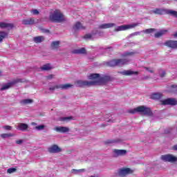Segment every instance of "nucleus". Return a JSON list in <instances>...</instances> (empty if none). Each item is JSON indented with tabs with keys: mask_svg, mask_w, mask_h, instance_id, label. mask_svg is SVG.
<instances>
[{
	"mask_svg": "<svg viewBox=\"0 0 177 177\" xmlns=\"http://www.w3.org/2000/svg\"><path fill=\"white\" fill-rule=\"evenodd\" d=\"M49 19L55 23H62V21H64L65 20L64 15L59 10H55L51 12Z\"/></svg>",
	"mask_w": 177,
	"mask_h": 177,
	"instance_id": "obj_1",
	"label": "nucleus"
},
{
	"mask_svg": "<svg viewBox=\"0 0 177 177\" xmlns=\"http://www.w3.org/2000/svg\"><path fill=\"white\" fill-rule=\"evenodd\" d=\"M129 113L131 114H136V113H140L143 115H151V109L145 106H140L137 108L130 109Z\"/></svg>",
	"mask_w": 177,
	"mask_h": 177,
	"instance_id": "obj_2",
	"label": "nucleus"
},
{
	"mask_svg": "<svg viewBox=\"0 0 177 177\" xmlns=\"http://www.w3.org/2000/svg\"><path fill=\"white\" fill-rule=\"evenodd\" d=\"M129 62H131V59L129 58L113 59L108 62V66L110 67H115V66H124L125 64H128Z\"/></svg>",
	"mask_w": 177,
	"mask_h": 177,
	"instance_id": "obj_3",
	"label": "nucleus"
},
{
	"mask_svg": "<svg viewBox=\"0 0 177 177\" xmlns=\"http://www.w3.org/2000/svg\"><path fill=\"white\" fill-rule=\"evenodd\" d=\"M138 24L122 25L115 28V31H127V30H131L137 27Z\"/></svg>",
	"mask_w": 177,
	"mask_h": 177,
	"instance_id": "obj_4",
	"label": "nucleus"
},
{
	"mask_svg": "<svg viewBox=\"0 0 177 177\" xmlns=\"http://www.w3.org/2000/svg\"><path fill=\"white\" fill-rule=\"evenodd\" d=\"M110 80H111L110 76L104 75L101 77H100L99 80L93 81V85H103L106 84V82H109Z\"/></svg>",
	"mask_w": 177,
	"mask_h": 177,
	"instance_id": "obj_5",
	"label": "nucleus"
},
{
	"mask_svg": "<svg viewBox=\"0 0 177 177\" xmlns=\"http://www.w3.org/2000/svg\"><path fill=\"white\" fill-rule=\"evenodd\" d=\"M161 160L167 162H176V161H177V157L172 154L162 155L161 156Z\"/></svg>",
	"mask_w": 177,
	"mask_h": 177,
	"instance_id": "obj_6",
	"label": "nucleus"
},
{
	"mask_svg": "<svg viewBox=\"0 0 177 177\" xmlns=\"http://www.w3.org/2000/svg\"><path fill=\"white\" fill-rule=\"evenodd\" d=\"M129 174H133V170L128 167L120 169L118 171L119 176H126V175H129Z\"/></svg>",
	"mask_w": 177,
	"mask_h": 177,
	"instance_id": "obj_7",
	"label": "nucleus"
},
{
	"mask_svg": "<svg viewBox=\"0 0 177 177\" xmlns=\"http://www.w3.org/2000/svg\"><path fill=\"white\" fill-rule=\"evenodd\" d=\"M73 87L72 84H58L53 87H50V91H55V89H68Z\"/></svg>",
	"mask_w": 177,
	"mask_h": 177,
	"instance_id": "obj_8",
	"label": "nucleus"
},
{
	"mask_svg": "<svg viewBox=\"0 0 177 177\" xmlns=\"http://www.w3.org/2000/svg\"><path fill=\"white\" fill-rule=\"evenodd\" d=\"M76 84L77 86H92L93 85V81L78 80Z\"/></svg>",
	"mask_w": 177,
	"mask_h": 177,
	"instance_id": "obj_9",
	"label": "nucleus"
},
{
	"mask_svg": "<svg viewBox=\"0 0 177 177\" xmlns=\"http://www.w3.org/2000/svg\"><path fill=\"white\" fill-rule=\"evenodd\" d=\"M118 74H121L122 75H126V76L133 75H138L139 74V72L133 71L132 70H124V71L118 72Z\"/></svg>",
	"mask_w": 177,
	"mask_h": 177,
	"instance_id": "obj_10",
	"label": "nucleus"
},
{
	"mask_svg": "<svg viewBox=\"0 0 177 177\" xmlns=\"http://www.w3.org/2000/svg\"><path fill=\"white\" fill-rule=\"evenodd\" d=\"M127 154V150L124 149H113V156L114 157H120L125 156Z\"/></svg>",
	"mask_w": 177,
	"mask_h": 177,
	"instance_id": "obj_11",
	"label": "nucleus"
},
{
	"mask_svg": "<svg viewBox=\"0 0 177 177\" xmlns=\"http://www.w3.org/2000/svg\"><path fill=\"white\" fill-rule=\"evenodd\" d=\"M162 104H170L171 106H176L177 100L174 98H167L162 101Z\"/></svg>",
	"mask_w": 177,
	"mask_h": 177,
	"instance_id": "obj_12",
	"label": "nucleus"
},
{
	"mask_svg": "<svg viewBox=\"0 0 177 177\" xmlns=\"http://www.w3.org/2000/svg\"><path fill=\"white\" fill-rule=\"evenodd\" d=\"M16 129L18 131H22V132H25L26 129H28V124L26 123H18L17 124L15 125Z\"/></svg>",
	"mask_w": 177,
	"mask_h": 177,
	"instance_id": "obj_13",
	"label": "nucleus"
},
{
	"mask_svg": "<svg viewBox=\"0 0 177 177\" xmlns=\"http://www.w3.org/2000/svg\"><path fill=\"white\" fill-rule=\"evenodd\" d=\"M49 153H60L62 148L59 147L57 145H53L48 148Z\"/></svg>",
	"mask_w": 177,
	"mask_h": 177,
	"instance_id": "obj_14",
	"label": "nucleus"
},
{
	"mask_svg": "<svg viewBox=\"0 0 177 177\" xmlns=\"http://www.w3.org/2000/svg\"><path fill=\"white\" fill-rule=\"evenodd\" d=\"M165 46L171 48L172 49L177 48V41L169 40L165 43Z\"/></svg>",
	"mask_w": 177,
	"mask_h": 177,
	"instance_id": "obj_15",
	"label": "nucleus"
},
{
	"mask_svg": "<svg viewBox=\"0 0 177 177\" xmlns=\"http://www.w3.org/2000/svg\"><path fill=\"white\" fill-rule=\"evenodd\" d=\"M54 131L60 132L61 133H66V132H69L70 129L67 127H55Z\"/></svg>",
	"mask_w": 177,
	"mask_h": 177,
	"instance_id": "obj_16",
	"label": "nucleus"
},
{
	"mask_svg": "<svg viewBox=\"0 0 177 177\" xmlns=\"http://www.w3.org/2000/svg\"><path fill=\"white\" fill-rule=\"evenodd\" d=\"M102 35V33H92V34H87L84 36V38L86 39H95V38H99Z\"/></svg>",
	"mask_w": 177,
	"mask_h": 177,
	"instance_id": "obj_17",
	"label": "nucleus"
},
{
	"mask_svg": "<svg viewBox=\"0 0 177 177\" xmlns=\"http://www.w3.org/2000/svg\"><path fill=\"white\" fill-rule=\"evenodd\" d=\"M151 13H154V15H167V9L156 8L151 11Z\"/></svg>",
	"mask_w": 177,
	"mask_h": 177,
	"instance_id": "obj_18",
	"label": "nucleus"
},
{
	"mask_svg": "<svg viewBox=\"0 0 177 177\" xmlns=\"http://www.w3.org/2000/svg\"><path fill=\"white\" fill-rule=\"evenodd\" d=\"M35 23V20L34 18H29L22 20V24H25L26 26H31Z\"/></svg>",
	"mask_w": 177,
	"mask_h": 177,
	"instance_id": "obj_19",
	"label": "nucleus"
},
{
	"mask_svg": "<svg viewBox=\"0 0 177 177\" xmlns=\"http://www.w3.org/2000/svg\"><path fill=\"white\" fill-rule=\"evenodd\" d=\"M88 80H91V81H99L100 80V75L97 73H92L88 76Z\"/></svg>",
	"mask_w": 177,
	"mask_h": 177,
	"instance_id": "obj_20",
	"label": "nucleus"
},
{
	"mask_svg": "<svg viewBox=\"0 0 177 177\" xmlns=\"http://www.w3.org/2000/svg\"><path fill=\"white\" fill-rule=\"evenodd\" d=\"M114 26H115V24H102L100 25L99 28H101V29L111 28L112 27H114Z\"/></svg>",
	"mask_w": 177,
	"mask_h": 177,
	"instance_id": "obj_21",
	"label": "nucleus"
},
{
	"mask_svg": "<svg viewBox=\"0 0 177 177\" xmlns=\"http://www.w3.org/2000/svg\"><path fill=\"white\" fill-rule=\"evenodd\" d=\"M73 53H75V55H84L86 53V50H85L84 48H82L74 50L73 51Z\"/></svg>",
	"mask_w": 177,
	"mask_h": 177,
	"instance_id": "obj_22",
	"label": "nucleus"
},
{
	"mask_svg": "<svg viewBox=\"0 0 177 177\" xmlns=\"http://www.w3.org/2000/svg\"><path fill=\"white\" fill-rule=\"evenodd\" d=\"M34 42L35 44H41V42H44L45 41V37L44 36H38L33 38Z\"/></svg>",
	"mask_w": 177,
	"mask_h": 177,
	"instance_id": "obj_23",
	"label": "nucleus"
},
{
	"mask_svg": "<svg viewBox=\"0 0 177 177\" xmlns=\"http://www.w3.org/2000/svg\"><path fill=\"white\" fill-rule=\"evenodd\" d=\"M13 25L5 22H0V28H12Z\"/></svg>",
	"mask_w": 177,
	"mask_h": 177,
	"instance_id": "obj_24",
	"label": "nucleus"
},
{
	"mask_svg": "<svg viewBox=\"0 0 177 177\" xmlns=\"http://www.w3.org/2000/svg\"><path fill=\"white\" fill-rule=\"evenodd\" d=\"M167 32H168V30H160L155 34V38H160V37H162V35L167 34Z\"/></svg>",
	"mask_w": 177,
	"mask_h": 177,
	"instance_id": "obj_25",
	"label": "nucleus"
},
{
	"mask_svg": "<svg viewBox=\"0 0 177 177\" xmlns=\"http://www.w3.org/2000/svg\"><path fill=\"white\" fill-rule=\"evenodd\" d=\"M166 15H170V16H174V17H177V11L174 10H166Z\"/></svg>",
	"mask_w": 177,
	"mask_h": 177,
	"instance_id": "obj_26",
	"label": "nucleus"
},
{
	"mask_svg": "<svg viewBox=\"0 0 177 177\" xmlns=\"http://www.w3.org/2000/svg\"><path fill=\"white\" fill-rule=\"evenodd\" d=\"M82 172H85V169H73L71 170V173L74 174V175H80V174H81Z\"/></svg>",
	"mask_w": 177,
	"mask_h": 177,
	"instance_id": "obj_27",
	"label": "nucleus"
},
{
	"mask_svg": "<svg viewBox=\"0 0 177 177\" xmlns=\"http://www.w3.org/2000/svg\"><path fill=\"white\" fill-rule=\"evenodd\" d=\"M85 28L82 24L80 22H77L74 26H73V29L75 30H84Z\"/></svg>",
	"mask_w": 177,
	"mask_h": 177,
	"instance_id": "obj_28",
	"label": "nucleus"
},
{
	"mask_svg": "<svg viewBox=\"0 0 177 177\" xmlns=\"http://www.w3.org/2000/svg\"><path fill=\"white\" fill-rule=\"evenodd\" d=\"M59 45H60V41H53L51 43V48L52 49H57L59 48Z\"/></svg>",
	"mask_w": 177,
	"mask_h": 177,
	"instance_id": "obj_29",
	"label": "nucleus"
},
{
	"mask_svg": "<svg viewBox=\"0 0 177 177\" xmlns=\"http://www.w3.org/2000/svg\"><path fill=\"white\" fill-rule=\"evenodd\" d=\"M135 52L133 51H127L124 53H123L122 56L123 57H131V56H133L135 55Z\"/></svg>",
	"mask_w": 177,
	"mask_h": 177,
	"instance_id": "obj_30",
	"label": "nucleus"
},
{
	"mask_svg": "<svg viewBox=\"0 0 177 177\" xmlns=\"http://www.w3.org/2000/svg\"><path fill=\"white\" fill-rule=\"evenodd\" d=\"M15 83L14 82H10V83H8L6 84H4L1 88V91H5L6 89H9V88H10V86H12V85H13Z\"/></svg>",
	"mask_w": 177,
	"mask_h": 177,
	"instance_id": "obj_31",
	"label": "nucleus"
},
{
	"mask_svg": "<svg viewBox=\"0 0 177 177\" xmlns=\"http://www.w3.org/2000/svg\"><path fill=\"white\" fill-rule=\"evenodd\" d=\"M1 138L2 139H6L7 138H12V136H15V134L13 133H1L0 135Z\"/></svg>",
	"mask_w": 177,
	"mask_h": 177,
	"instance_id": "obj_32",
	"label": "nucleus"
},
{
	"mask_svg": "<svg viewBox=\"0 0 177 177\" xmlns=\"http://www.w3.org/2000/svg\"><path fill=\"white\" fill-rule=\"evenodd\" d=\"M154 31H156V28H149L141 31V32H144V34H151Z\"/></svg>",
	"mask_w": 177,
	"mask_h": 177,
	"instance_id": "obj_33",
	"label": "nucleus"
},
{
	"mask_svg": "<svg viewBox=\"0 0 177 177\" xmlns=\"http://www.w3.org/2000/svg\"><path fill=\"white\" fill-rule=\"evenodd\" d=\"M8 37L6 32H0V42H2Z\"/></svg>",
	"mask_w": 177,
	"mask_h": 177,
	"instance_id": "obj_34",
	"label": "nucleus"
},
{
	"mask_svg": "<svg viewBox=\"0 0 177 177\" xmlns=\"http://www.w3.org/2000/svg\"><path fill=\"white\" fill-rule=\"evenodd\" d=\"M32 100L31 99H25V100H22L21 101V104H31V103H32Z\"/></svg>",
	"mask_w": 177,
	"mask_h": 177,
	"instance_id": "obj_35",
	"label": "nucleus"
},
{
	"mask_svg": "<svg viewBox=\"0 0 177 177\" xmlns=\"http://www.w3.org/2000/svg\"><path fill=\"white\" fill-rule=\"evenodd\" d=\"M51 68H52V66L50 64H45L41 67V70H44V71L50 70Z\"/></svg>",
	"mask_w": 177,
	"mask_h": 177,
	"instance_id": "obj_36",
	"label": "nucleus"
},
{
	"mask_svg": "<svg viewBox=\"0 0 177 177\" xmlns=\"http://www.w3.org/2000/svg\"><path fill=\"white\" fill-rule=\"evenodd\" d=\"M45 125L44 124H41V125H39V126H36L35 127V129L37 131H44V129H45Z\"/></svg>",
	"mask_w": 177,
	"mask_h": 177,
	"instance_id": "obj_37",
	"label": "nucleus"
},
{
	"mask_svg": "<svg viewBox=\"0 0 177 177\" xmlns=\"http://www.w3.org/2000/svg\"><path fill=\"white\" fill-rule=\"evenodd\" d=\"M151 97V99H155V100L160 99L161 95L158 93H155V94H153Z\"/></svg>",
	"mask_w": 177,
	"mask_h": 177,
	"instance_id": "obj_38",
	"label": "nucleus"
},
{
	"mask_svg": "<svg viewBox=\"0 0 177 177\" xmlns=\"http://www.w3.org/2000/svg\"><path fill=\"white\" fill-rule=\"evenodd\" d=\"M17 171V169L16 168H9L7 169L8 174H15Z\"/></svg>",
	"mask_w": 177,
	"mask_h": 177,
	"instance_id": "obj_39",
	"label": "nucleus"
},
{
	"mask_svg": "<svg viewBox=\"0 0 177 177\" xmlns=\"http://www.w3.org/2000/svg\"><path fill=\"white\" fill-rule=\"evenodd\" d=\"M60 121H70V120H73V117H65V118H61Z\"/></svg>",
	"mask_w": 177,
	"mask_h": 177,
	"instance_id": "obj_40",
	"label": "nucleus"
},
{
	"mask_svg": "<svg viewBox=\"0 0 177 177\" xmlns=\"http://www.w3.org/2000/svg\"><path fill=\"white\" fill-rule=\"evenodd\" d=\"M12 129L13 127L9 125H6L3 127V129H5V131H12Z\"/></svg>",
	"mask_w": 177,
	"mask_h": 177,
	"instance_id": "obj_41",
	"label": "nucleus"
},
{
	"mask_svg": "<svg viewBox=\"0 0 177 177\" xmlns=\"http://www.w3.org/2000/svg\"><path fill=\"white\" fill-rule=\"evenodd\" d=\"M30 13H32V15H39V11L37 9H33L30 11Z\"/></svg>",
	"mask_w": 177,
	"mask_h": 177,
	"instance_id": "obj_42",
	"label": "nucleus"
},
{
	"mask_svg": "<svg viewBox=\"0 0 177 177\" xmlns=\"http://www.w3.org/2000/svg\"><path fill=\"white\" fill-rule=\"evenodd\" d=\"M145 69L148 71L149 73H154V70L151 68H147V67H145Z\"/></svg>",
	"mask_w": 177,
	"mask_h": 177,
	"instance_id": "obj_43",
	"label": "nucleus"
},
{
	"mask_svg": "<svg viewBox=\"0 0 177 177\" xmlns=\"http://www.w3.org/2000/svg\"><path fill=\"white\" fill-rule=\"evenodd\" d=\"M131 36L133 35H140V32H135L131 35Z\"/></svg>",
	"mask_w": 177,
	"mask_h": 177,
	"instance_id": "obj_44",
	"label": "nucleus"
},
{
	"mask_svg": "<svg viewBox=\"0 0 177 177\" xmlns=\"http://www.w3.org/2000/svg\"><path fill=\"white\" fill-rule=\"evenodd\" d=\"M17 145H21L23 143V140H18L16 141Z\"/></svg>",
	"mask_w": 177,
	"mask_h": 177,
	"instance_id": "obj_45",
	"label": "nucleus"
},
{
	"mask_svg": "<svg viewBox=\"0 0 177 177\" xmlns=\"http://www.w3.org/2000/svg\"><path fill=\"white\" fill-rule=\"evenodd\" d=\"M42 32H49V30L47 29H41Z\"/></svg>",
	"mask_w": 177,
	"mask_h": 177,
	"instance_id": "obj_46",
	"label": "nucleus"
},
{
	"mask_svg": "<svg viewBox=\"0 0 177 177\" xmlns=\"http://www.w3.org/2000/svg\"><path fill=\"white\" fill-rule=\"evenodd\" d=\"M52 78H53V75H50L48 76V80H52Z\"/></svg>",
	"mask_w": 177,
	"mask_h": 177,
	"instance_id": "obj_47",
	"label": "nucleus"
},
{
	"mask_svg": "<svg viewBox=\"0 0 177 177\" xmlns=\"http://www.w3.org/2000/svg\"><path fill=\"white\" fill-rule=\"evenodd\" d=\"M165 75V71L162 72L161 77H164Z\"/></svg>",
	"mask_w": 177,
	"mask_h": 177,
	"instance_id": "obj_48",
	"label": "nucleus"
},
{
	"mask_svg": "<svg viewBox=\"0 0 177 177\" xmlns=\"http://www.w3.org/2000/svg\"><path fill=\"white\" fill-rule=\"evenodd\" d=\"M173 149H174V150H177V145H174Z\"/></svg>",
	"mask_w": 177,
	"mask_h": 177,
	"instance_id": "obj_49",
	"label": "nucleus"
},
{
	"mask_svg": "<svg viewBox=\"0 0 177 177\" xmlns=\"http://www.w3.org/2000/svg\"><path fill=\"white\" fill-rule=\"evenodd\" d=\"M171 87L173 88V89H177V86H176V85H174V86H171Z\"/></svg>",
	"mask_w": 177,
	"mask_h": 177,
	"instance_id": "obj_50",
	"label": "nucleus"
},
{
	"mask_svg": "<svg viewBox=\"0 0 177 177\" xmlns=\"http://www.w3.org/2000/svg\"><path fill=\"white\" fill-rule=\"evenodd\" d=\"M107 143H109V144L114 143V141L110 140V141H108Z\"/></svg>",
	"mask_w": 177,
	"mask_h": 177,
	"instance_id": "obj_51",
	"label": "nucleus"
},
{
	"mask_svg": "<svg viewBox=\"0 0 177 177\" xmlns=\"http://www.w3.org/2000/svg\"><path fill=\"white\" fill-rule=\"evenodd\" d=\"M174 37L175 38H177V32L174 35Z\"/></svg>",
	"mask_w": 177,
	"mask_h": 177,
	"instance_id": "obj_52",
	"label": "nucleus"
},
{
	"mask_svg": "<svg viewBox=\"0 0 177 177\" xmlns=\"http://www.w3.org/2000/svg\"><path fill=\"white\" fill-rule=\"evenodd\" d=\"M31 125L35 126V125H37V123H35V122H32V123H31Z\"/></svg>",
	"mask_w": 177,
	"mask_h": 177,
	"instance_id": "obj_53",
	"label": "nucleus"
},
{
	"mask_svg": "<svg viewBox=\"0 0 177 177\" xmlns=\"http://www.w3.org/2000/svg\"><path fill=\"white\" fill-rule=\"evenodd\" d=\"M0 77H2V72L0 71Z\"/></svg>",
	"mask_w": 177,
	"mask_h": 177,
	"instance_id": "obj_54",
	"label": "nucleus"
},
{
	"mask_svg": "<svg viewBox=\"0 0 177 177\" xmlns=\"http://www.w3.org/2000/svg\"><path fill=\"white\" fill-rule=\"evenodd\" d=\"M111 122V120H108V122Z\"/></svg>",
	"mask_w": 177,
	"mask_h": 177,
	"instance_id": "obj_55",
	"label": "nucleus"
},
{
	"mask_svg": "<svg viewBox=\"0 0 177 177\" xmlns=\"http://www.w3.org/2000/svg\"><path fill=\"white\" fill-rule=\"evenodd\" d=\"M176 1H177V0H176Z\"/></svg>",
	"mask_w": 177,
	"mask_h": 177,
	"instance_id": "obj_56",
	"label": "nucleus"
}]
</instances>
